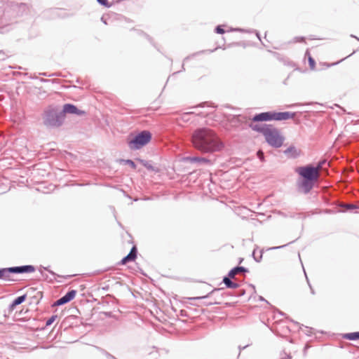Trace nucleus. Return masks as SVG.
<instances>
[{
  "label": "nucleus",
  "instance_id": "nucleus-18",
  "mask_svg": "<svg viewBox=\"0 0 359 359\" xmlns=\"http://www.w3.org/2000/svg\"><path fill=\"white\" fill-rule=\"evenodd\" d=\"M342 337L350 341L359 340V332L345 333L342 335Z\"/></svg>",
  "mask_w": 359,
  "mask_h": 359
},
{
  "label": "nucleus",
  "instance_id": "nucleus-54",
  "mask_svg": "<svg viewBox=\"0 0 359 359\" xmlns=\"http://www.w3.org/2000/svg\"><path fill=\"white\" fill-rule=\"evenodd\" d=\"M292 357L290 355H287V358H281V359H291Z\"/></svg>",
  "mask_w": 359,
  "mask_h": 359
},
{
  "label": "nucleus",
  "instance_id": "nucleus-9",
  "mask_svg": "<svg viewBox=\"0 0 359 359\" xmlns=\"http://www.w3.org/2000/svg\"><path fill=\"white\" fill-rule=\"evenodd\" d=\"M137 256V249L135 246H133L130 252L122 258L120 261L119 264L121 265H125L129 262H133L135 260Z\"/></svg>",
  "mask_w": 359,
  "mask_h": 359
},
{
  "label": "nucleus",
  "instance_id": "nucleus-16",
  "mask_svg": "<svg viewBox=\"0 0 359 359\" xmlns=\"http://www.w3.org/2000/svg\"><path fill=\"white\" fill-rule=\"evenodd\" d=\"M239 272L248 273L249 269L245 266H237L232 268L228 273L229 276L235 277V276Z\"/></svg>",
  "mask_w": 359,
  "mask_h": 359
},
{
  "label": "nucleus",
  "instance_id": "nucleus-8",
  "mask_svg": "<svg viewBox=\"0 0 359 359\" xmlns=\"http://www.w3.org/2000/svg\"><path fill=\"white\" fill-rule=\"evenodd\" d=\"M26 298H27V294H22L21 296H18L16 298H15L13 299V301L9 304V306L7 309V311L5 310L4 311V318H7V316H8L7 312L8 313H11V312H13L17 306L21 304L26 300Z\"/></svg>",
  "mask_w": 359,
  "mask_h": 359
},
{
  "label": "nucleus",
  "instance_id": "nucleus-37",
  "mask_svg": "<svg viewBox=\"0 0 359 359\" xmlns=\"http://www.w3.org/2000/svg\"><path fill=\"white\" fill-rule=\"evenodd\" d=\"M305 328H306V330L304 331L305 334H306L308 336H311L313 334V329L312 327H305Z\"/></svg>",
  "mask_w": 359,
  "mask_h": 359
},
{
  "label": "nucleus",
  "instance_id": "nucleus-56",
  "mask_svg": "<svg viewBox=\"0 0 359 359\" xmlns=\"http://www.w3.org/2000/svg\"><path fill=\"white\" fill-rule=\"evenodd\" d=\"M351 38H354V39H355V38H356V36H355L354 34H351Z\"/></svg>",
  "mask_w": 359,
  "mask_h": 359
},
{
  "label": "nucleus",
  "instance_id": "nucleus-43",
  "mask_svg": "<svg viewBox=\"0 0 359 359\" xmlns=\"http://www.w3.org/2000/svg\"><path fill=\"white\" fill-rule=\"evenodd\" d=\"M5 53L3 50H0V60H3L5 59Z\"/></svg>",
  "mask_w": 359,
  "mask_h": 359
},
{
  "label": "nucleus",
  "instance_id": "nucleus-42",
  "mask_svg": "<svg viewBox=\"0 0 359 359\" xmlns=\"http://www.w3.org/2000/svg\"><path fill=\"white\" fill-rule=\"evenodd\" d=\"M294 241H292V242H290V243H288V245H289V244H290V243H294ZM287 244H286V245H281V246H277V247L271 248V249H272V250L280 249V248H284V247H285V246H287Z\"/></svg>",
  "mask_w": 359,
  "mask_h": 359
},
{
  "label": "nucleus",
  "instance_id": "nucleus-28",
  "mask_svg": "<svg viewBox=\"0 0 359 359\" xmlns=\"http://www.w3.org/2000/svg\"><path fill=\"white\" fill-rule=\"evenodd\" d=\"M57 318V315H53L51 316L46 322V327H48L50 325H51L54 322L55 320H56V318Z\"/></svg>",
  "mask_w": 359,
  "mask_h": 359
},
{
  "label": "nucleus",
  "instance_id": "nucleus-1",
  "mask_svg": "<svg viewBox=\"0 0 359 359\" xmlns=\"http://www.w3.org/2000/svg\"><path fill=\"white\" fill-rule=\"evenodd\" d=\"M191 138L195 147L205 152L218 151L224 146L217 135L207 128L197 129L193 133Z\"/></svg>",
  "mask_w": 359,
  "mask_h": 359
},
{
  "label": "nucleus",
  "instance_id": "nucleus-60",
  "mask_svg": "<svg viewBox=\"0 0 359 359\" xmlns=\"http://www.w3.org/2000/svg\"><path fill=\"white\" fill-rule=\"evenodd\" d=\"M182 71L184 70V64L182 65Z\"/></svg>",
  "mask_w": 359,
  "mask_h": 359
},
{
  "label": "nucleus",
  "instance_id": "nucleus-64",
  "mask_svg": "<svg viewBox=\"0 0 359 359\" xmlns=\"http://www.w3.org/2000/svg\"><path fill=\"white\" fill-rule=\"evenodd\" d=\"M69 277H70V276H67L65 277V278H69Z\"/></svg>",
  "mask_w": 359,
  "mask_h": 359
},
{
  "label": "nucleus",
  "instance_id": "nucleus-24",
  "mask_svg": "<svg viewBox=\"0 0 359 359\" xmlns=\"http://www.w3.org/2000/svg\"><path fill=\"white\" fill-rule=\"evenodd\" d=\"M222 288H215L214 290H212L210 292H209L208 294L206 295H204V296H201V297H191V298H189L190 299H193V300H198V299H205V298H208L212 293H214L215 291H219Z\"/></svg>",
  "mask_w": 359,
  "mask_h": 359
},
{
  "label": "nucleus",
  "instance_id": "nucleus-13",
  "mask_svg": "<svg viewBox=\"0 0 359 359\" xmlns=\"http://www.w3.org/2000/svg\"><path fill=\"white\" fill-rule=\"evenodd\" d=\"M269 111L255 114L252 118V122L271 121Z\"/></svg>",
  "mask_w": 359,
  "mask_h": 359
},
{
  "label": "nucleus",
  "instance_id": "nucleus-15",
  "mask_svg": "<svg viewBox=\"0 0 359 359\" xmlns=\"http://www.w3.org/2000/svg\"><path fill=\"white\" fill-rule=\"evenodd\" d=\"M233 278V277H230L227 274L226 276L223 277L222 283L225 285L227 288L230 289H236L239 287V284L235 282H233L231 279Z\"/></svg>",
  "mask_w": 359,
  "mask_h": 359
},
{
  "label": "nucleus",
  "instance_id": "nucleus-26",
  "mask_svg": "<svg viewBox=\"0 0 359 359\" xmlns=\"http://www.w3.org/2000/svg\"><path fill=\"white\" fill-rule=\"evenodd\" d=\"M341 207L345 208L346 210H353L359 208V206L353 203H345L341 205Z\"/></svg>",
  "mask_w": 359,
  "mask_h": 359
},
{
  "label": "nucleus",
  "instance_id": "nucleus-34",
  "mask_svg": "<svg viewBox=\"0 0 359 359\" xmlns=\"http://www.w3.org/2000/svg\"><path fill=\"white\" fill-rule=\"evenodd\" d=\"M270 121H276L277 111H269Z\"/></svg>",
  "mask_w": 359,
  "mask_h": 359
},
{
  "label": "nucleus",
  "instance_id": "nucleus-27",
  "mask_svg": "<svg viewBox=\"0 0 359 359\" xmlns=\"http://www.w3.org/2000/svg\"><path fill=\"white\" fill-rule=\"evenodd\" d=\"M6 269L8 276H10L11 273L19 274L18 266L6 267Z\"/></svg>",
  "mask_w": 359,
  "mask_h": 359
},
{
  "label": "nucleus",
  "instance_id": "nucleus-29",
  "mask_svg": "<svg viewBox=\"0 0 359 359\" xmlns=\"http://www.w3.org/2000/svg\"><path fill=\"white\" fill-rule=\"evenodd\" d=\"M205 106L212 107L213 108L216 107V106L212 103L209 104V102H203L200 103L198 105L193 107V108L204 107Z\"/></svg>",
  "mask_w": 359,
  "mask_h": 359
},
{
  "label": "nucleus",
  "instance_id": "nucleus-63",
  "mask_svg": "<svg viewBox=\"0 0 359 359\" xmlns=\"http://www.w3.org/2000/svg\"><path fill=\"white\" fill-rule=\"evenodd\" d=\"M355 39L359 41V38L358 36H356Z\"/></svg>",
  "mask_w": 359,
  "mask_h": 359
},
{
  "label": "nucleus",
  "instance_id": "nucleus-22",
  "mask_svg": "<svg viewBox=\"0 0 359 359\" xmlns=\"http://www.w3.org/2000/svg\"><path fill=\"white\" fill-rule=\"evenodd\" d=\"M0 279L8 281L12 280L10 276L8 275L6 268H0Z\"/></svg>",
  "mask_w": 359,
  "mask_h": 359
},
{
  "label": "nucleus",
  "instance_id": "nucleus-35",
  "mask_svg": "<svg viewBox=\"0 0 359 359\" xmlns=\"http://www.w3.org/2000/svg\"><path fill=\"white\" fill-rule=\"evenodd\" d=\"M262 254H263V250H261L260 251V255L257 257L255 256V250L253 251L252 252V256H253V258L255 259V262H260L262 258Z\"/></svg>",
  "mask_w": 359,
  "mask_h": 359
},
{
  "label": "nucleus",
  "instance_id": "nucleus-44",
  "mask_svg": "<svg viewBox=\"0 0 359 359\" xmlns=\"http://www.w3.org/2000/svg\"><path fill=\"white\" fill-rule=\"evenodd\" d=\"M104 315L106 316V317H108V318H111L112 317V313L110 312V311H108V312H104L103 313Z\"/></svg>",
  "mask_w": 359,
  "mask_h": 359
},
{
  "label": "nucleus",
  "instance_id": "nucleus-61",
  "mask_svg": "<svg viewBox=\"0 0 359 359\" xmlns=\"http://www.w3.org/2000/svg\"><path fill=\"white\" fill-rule=\"evenodd\" d=\"M41 74H42V75H43V76H48V75L46 74V73H42Z\"/></svg>",
  "mask_w": 359,
  "mask_h": 359
},
{
  "label": "nucleus",
  "instance_id": "nucleus-33",
  "mask_svg": "<svg viewBox=\"0 0 359 359\" xmlns=\"http://www.w3.org/2000/svg\"><path fill=\"white\" fill-rule=\"evenodd\" d=\"M248 33H255L256 36L257 37V39L261 41V43L264 46V44L263 43V42L262 41V39H261V35L259 34V32L256 30V29H249L248 31Z\"/></svg>",
  "mask_w": 359,
  "mask_h": 359
},
{
  "label": "nucleus",
  "instance_id": "nucleus-3",
  "mask_svg": "<svg viewBox=\"0 0 359 359\" xmlns=\"http://www.w3.org/2000/svg\"><path fill=\"white\" fill-rule=\"evenodd\" d=\"M322 165L323 163H319L317 166L308 164L296 169V172L301 177L297 182L299 191L307 194L311 191L318 178L319 169Z\"/></svg>",
  "mask_w": 359,
  "mask_h": 359
},
{
  "label": "nucleus",
  "instance_id": "nucleus-25",
  "mask_svg": "<svg viewBox=\"0 0 359 359\" xmlns=\"http://www.w3.org/2000/svg\"><path fill=\"white\" fill-rule=\"evenodd\" d=\"M67 303H69V302L67 300V299L63 295L62 297L59 298L57 301H55L54 302L53 305L59 306H62V305L66 304Z\"/></svg>",
  "mask_w": 359,
  "mask_h": 359
},
{
  "label": "nucleus",
  "instance_id": "nucleus-48",
  "mask_svg": "<svg viewBox=\"0 0 359 359\" xmlns=\"http://www.w3.org/2000/svg\"><path fill=\"white\" fill-rule=\"evenodd\" d=\"M259 301H262V302H266V303H269L262 296H259Z\"/></svg>",
  "mask_w": 359,
  "mask_h": 359
},
{
  "label": "nucleus",
  "instance_id": "nucleus-4",
  "mask_svg": "<svg viewBox=\"0 0 359 359\" xmlns=\"http://www.w3.org/2000/svg\"><path fill=\"white\" fill-rule=\"evenodd\" d=\"M43 124L49 129L62 126L65 118L57 106H48L42 114Z\"/></svg>",
  "mask_w": 359,
  "mask_h": 359
},
{
  "label": "nucleus",
  "instance_id": "nucleus-57",
  "mask_svg": "<svg viewBox=\"0 0 359 359\" xmlns=\"http://www.w3.org/2000/svg\"><path fill=\"white\" fill-rule=\"evenodd\" d=\"M108 287H109L108 286H107V287H102V290H108Z\"/></svg>",
  "mask_w": 359,
  "mask_h": 359
},
{
  "label": "nucleus",
  "instance_id": "nucleus-17",
  "mask_svg": "<svg viewBox=\"0 0 359 359\" xmlns=\"http://www.w3.org/2000/svg\"><path fill=\"white\" fill-rule=\"evenodd\" d=\"M35 271H36V268L33 265H22V266H18V273H19V274L33 273Z\"/></svg>",
  "mask_w": 359,
  "mask_h": 359
},
{
  "label": "nucleus",
  "instance_id": "nucleus-39",
  "mask_svg": "<svg viewBox=\"0 0 359 359\" xmlns=\"http://www.w3.org/2000/svg\"><path fill=\"white\" fill-rule=\"evenodd\" d=\"M294 42H300L303 43L305 42V38L304 36H296L294 38Z\"/></svg>",
  "mask_w": 359,
  "mask_h": 359
},
{
  "label": "nucleus",
  "instance_id": "nucleus-47",
  "mask_svg": "<svg viewBox=\"0 0 359 359\" xmlns=\"http://www.w3.org/2000/svg\"><path fill=\"white\" fill-rule=\"evenodd\" d=\"M101 21H102L104 24H105V25H108L107 20V18H106L104 16H102V17L101 18Z\"/></svg>",
  "mask_w": 359,
  "mask_h": 359
},
{
  "label": "nucleus",
  "instance_id": "nucleus-40",
  "mask_svg": "<svg viewBox=\"0 0 359 359\" xmlns=\"http://www.w3.org/2000/svg\"><path fill=\"white\" fill-rule=\"evenodd\" d=\"M138 33L140 34H142V35H144L145 36V38L150 42V43H153V40L151 39V37H150L148 34L144 33L142 31H138Z\"/></svg>",
  "mask_w": 359,
  "mask_h": 359
},
{
  "label": "nucleus",
  "instance_id": "nucleus-7",
  "mask_svg": "<svg viewBox=\"0 0 359 359\" xmlns=\"http://www.w3.org/2000/svg\"><path fill=\"white\" fill-rule=\"evenodd\" d=\"M64 118H65L66 114H74L78 116H81L86 114V111L79 109L76 105L72 103L65 104L61 110Z\"/></svg>",
  "mask_w": 359,
  "mask_h": 359
},
{
  "label": "nucleus",
  "instance_id": "nucleus-58",
  "mask_svg": "<svg viewBox=\"0 0 359 359\" xmlns=\"http://www.w3.org/2000/svg\"><path fill=\"white\" fill-rule=\"evenodd\" d=\"M279 313H280L281 316H284V315H285V313H284L283 312H282V311H279Z\"/></svg>",
  "mask_w": 359,
  "mask_h": 359
},
{
  "label": "nucleus",
  "instance_id": "nucleus-49",
  "mask_svg": "<svg viewBox=\"0 0 359 359\" xmlns=\"http://www.w3.org/2000/svg\"><path fill=\"white\" fill-rule=\"evenodd\" d=\"M339 62H335V63H332V64H331V65L328 64V65H327V67H331V66H332V65H337V64H339Z\"/></svg>",
  "mask_w": 359,
  "mask_h": 359
},
{
  "label": "nucleus",
  "instance_id": "nucleus-38",
  "mask_svg": "<svg viewBox=\"0 0 359 359\" xmlns=\"http://www.w3.org/2000/svg\"><path fill=\"white\" fill-rule=\"evenodd\" d=\"M249 29H243V28H234V29H231V31H233V32H241V33H248V31Z\"/></svg>",
  "mask_w": 359,
  "mask_h": 359
},
{
  "label": "nucleus",
  "instance_id": "nucleus-53",
  "mask_svg": "<svg viewBox=\"0 0 359 359\" xmlns=\"http://www.w3.org/2000/svg\"><path fill=\"white\" fill-rule=\"evenodd\" d=\"M241 115H236L234 116L235 118H237L238 120V118L241 117Z\"/></svg>",
  "mask_w": 359,
  "mask_h": 359
},
{
  "label": "nucleus",
  "instance_id": "nucleus-59",
  "mask_svg": "<svg viewBox=\"0 0 359 359\" xmlns=\"http://www.w3.org/2000/svg\"><path fill=\"white\" fill-rule=\"evenodd\" d=\"M38 294H40L41 297L42 296V292H39Z\"/></svg>",
  "mask_w": 359,
  "mask_h": 359
},
{
  "label": "nucleus",
  "instance_id": "nucleus-50",
  "mask_svg": "<svg viewBox=\"0 0 359 359\" xmlns=\"http://www.w3.org/2000/svg\"><path fill=\"white\" fill-rule=\"evenodd\" d=\"M40 81H41V82H48V81H49V80H48V79H40Z\"/></svg>",
  "mask_w": 359,
  "mask_h": 359
},
{
  "label": "nucleus",
  "instance_id": "nucleus-2",
  "mask_svg": "<svg viewBox=\"0 0 359 359\" xmlns=\"http://www.w3.org/2000/svg\"><path fill=\"white\" fill-rule=\"evenodd\" d=\"M28 9L25 3L6 2L0 1V33L8 32V28L15 19Z\"/></svg>",
  "mask_w": 359,
  "mask_h": 359
},
{
  "label": "nucleus",
  "instance_id": "nucleus-11",
  "mask_svg": "<svg viewBox=\"0 0 359 359\" xmlns=\"http://www.w3.org/2000/svg\"><path fill=\"white\" fill-rule=\"evenodd\" d=\"M284 154L291 158H297L300 156L301 151L298 150L294 145H290L284 151Z\"/></svg>",
  "mask_w": 359,
  "mask_h": 359
},
{
  "label": "nucleus",
  "instance_id": "nucleus-36",
  "mask_svg": "<svg viewBox=\"0 0 359 359\" xmlns=\"http://www.w3.org/2000/svg\"><path fill=\"white\" fill-rule=\"evenodd\" d=\"M257 156L260 161H264V154L262 151L259 150L257 152Z\"/></svg>",
  "mask_w": 359,
  "mask_h": 359
},
{
  "label": "nucleus",
  "instance_id": "nucleus-55",
  "mask_svg": "<svg viewBox=\"0 0 359 359\" xmlns=\"http://www.w3.org/2000/svg\"><path fill=\"white\" fill-rule=\"evenodd\" d=\"M243 261V258H240L239 259V264H241Z\"/></svg>",
  "mask_w": 359,
  "mask_h": 359
},
{
  "label": "nucleus",
  "instance_id": "nucleus-5",
  "mask_svg": "<svg viewBox=\"0 0 359 359\" xmlns=\"http://www.w3.org/2000/svg\"><path fill=\"white\" fill-rule=\"evenodd\" d=\"M151 133L149 130H144L137 135H130L127 140V144L130 150H139L146 146L151 140Z\"/></svg>",
  "mask_w": 359,
  "mask_h": 359
},
{
  "label": "nucleus",
  "instance_id": "nucleus-12",
  "mask_svg": "<svg viewBox=\"0 0 359 359\" xmlns=\"http://www.w3.org/2000/svg\"><path fill=\"white\" fill-rule=\"evenodd\" d=\"M184 161L186 162H189L191 163H197L199 164L210 163V160H209L208 158L199 156H187L184 158Z\"/></svg>",
  "mask_w": 359,
  "mask_h": 359
},
{
  "label": "nucleus",
  "instance_id": "nucleus-46",
  "mask_svg": "<svg viewBox=\"0 0 359 359\" xmlns=\"http://www.w3.org/2000/svg\"><path fill=\"white\" fill-rule=\"evenodd\" d=\"M215 50H208L207 52H210V53H212ZM204 52H206V50H202L201 52H198V53H196L195 54H194L193 55H198L201 53H204Z\"/></svg>",
  "mask_w": 359,
  "mask_h": 359
},
{
  "label": "nucleus",
  "instance_id": "nucleus-21",
  "mask_svg": "<svg viewBox=\"0 0 359 359\" xmlns=\"http://www.w3.org/2000/svg\"><path fill=\"white\" fill-rule=\"evenodd\" d=\"M305 55L308 56L309 65L311 69L314 70L316 67V61L310 55L309 50H307L305 53Z\"/></svg>",
  "mask_w": 359,
  "mask_h": 359
},
{
  "label": "nucleus",
  "instance_id": "nucleus-19",
  "mask_svg": "<svg viewBox=\"0 0 359 359\" xmlns=\"http://www.w3.org/2000/svg\"><path fill=\"white\" fill-rule=\"evenodd\" d=\"M137 161H140V163L144 167L146 168L148 170H150V171H158L157 169L155 168L154 166H153L151 165V163L148 161H146V160H144V159H140V158H138Z\"/></svg>",
  "mask_w": 359,
  "mask_h": 359
},
{
  "label": "nucleus",
  "instance_id": "nucleus-45",
  "mask_svg": "<svg viewBox=\"0 0 359 359\" xmlns=\"http://www.w3.org/2000/svg\"><path fill=\"white\" fill-rule=\"evenodd\" d=\"M248 346V345H246V346H238V349H239V353H238V356L240 355L241 354V351L242 350H244L245 348H247Z\"/></svg>",
  "mask_w": 359,
  "mask_h": 359
},
{
  "label": "nucleus",
  "instance_id": "nucleus-41",
  "mask_svg": "<svg viewBox=\"0 0 359 359\" xmlns=\"http://www.w3.org/2000/svg\"><path fill=\"white\" fill-rule=\"evenodd\" d=\"M306 277H307V276H306ZM306 280H307V283H308L309 286V287H310L311 293L312 294H315V293H316V292H315V290H313V288L312 287L311 285L310 284V283H309V278H306Z\"/></svg>",
  "mask_w": 359,
  "mask_h": 359
},
{
  "label": "nucleus",
  "instance_id": "nucleus-31",
  "mask_svg": "<svg viewBox=\"0 0 359 359\" xmlns=\"http://www.w3.org/2000/svg\"><path fill=\"white\" fill-rule=\"evenodd\" d=\"M215 32L219 34H223L225 33V30L222 27V25H217L215 28Z\"/></svg>",
  "mask_w": 359,
  "mask_h": 359
},
{
  "label": "nucleus",
  "instance_id": "nucleus-52",
  "mask_svg": "<svg viewBox=\"0 0 359 359\" xmlns=\"http://www.w3.org/2000/svg\"><path fill=\"white\" fill-rule=\"evenodd\" d=\"M250 286L251 287V288H253L254 290H255V286L254 285L250 284Z\"/></svg>",
  "mask_w": 359,
  "mask_h": 359
},
{
  "label": "nucleus",
  "instance_id": "nucleus-10",
  "mask_svg": "<svg viewBox=\"0 0 359 359\" xmlns=\"http://www.w3.org/2000/svg\"><path fill=\"white\" fill-rule=\"evenodd\" d=\"M271 125L269 124H259V123H250L249 127L254 131L262 133L264 136L267 132Z\"/></svg>",
  "mask_w": 359,
  "mask_h": 359
},
{
  "label": "nucleus",
  "instance_id": "nucleus-32",
  "mask_svg": "<svg viewBox=\"0 0 359 359\" xmlns=\"http://www.w3.org/2000/svg\"><path fill=\"white\" fill-rule=\"evenodd\" d=\"M97 3H99L101 6H103L106 8L111 7V4L109 3L108 0H96Z\"/></svg>",
  "mask_w": 359,
  "mask_h": 359
},
{
  "label": "nucleus",
  "instance_id": "nucleus-14",
  "mask_svg": "<svg viewBox=\"0 0 359 359\" xmlns=\"http://www.w3.org/2000/svg\"><path fill=\"white\" fill-rule=\"evenodd\" d=\"M296 115L295 112L291 111H277L276 121H285L293 118Z\"/></svg>",
  "mask_w": 359,
  "mask_h": 359
},
{
  "label": "nucleus",
  "instance_id": "nucleus-30",
  "mask_svg": "<svg viewBox=\"0 0 359 359\" xmlns=\"http://www.w3.org/2000/svg\"><path fill=\"white\" fill-rule=\"evenodd\" d=\"M122 161L124 162L125 164L130 166L133 169H135L137 167L135 163L131 159L122 160Z\"/></svg>",
  "mask_w": 359,
  "mask_h": 359
},
{
  "label": "nucleus",
  "instance_id": "nucleus-51",
  "mask_svg": "<svg viewBox=\"0 0 359 359\" xmlns=\"http://www.w3.org/2000/svg\"><path fill=\"white\" fill-rule=\"evenodd\" d=\"M244 294H245V290L241 291V292L238 294V296H243Z\"/></svg>",
  "mask_w": 359,
  "mask_h": 359
},
{
  "label": "nucleus",
  "instance_id": "nucleus-20",
  "mask_svg": "<svg viewBox=\"0 0 359 359\" xmlns=\"http://www.w3.org/2000/svg\"><path fill=\"white\" fill-rule=\"evenodd\" d=\"M41 269H43L45 271H48L49 273H50L53 276L62 277L61 276L55 273L53 271L50 270L49 266H43L41 265L39 267V271L45 278H47L48 276H47V275L43 274V273L41 271Z\"/></svg>",
  "mask_w": 359,
  "mask_h": 359
},
{
  "label": "nucleus",
  "instance_id": "nucleus-6",
  "mask_svg": "<svg viewBox=\"0 0 359 359\" xmlns=\"http://www.w3.org/2000/svg\"><path fill=\"white\" fill-rule=\"evenodd\" d=\"M266 142L274 148L280 147L285 140V137L280 135L279 130L271 125L264 135Z\"/></svg>",
  "mask_w": 359,
  "mask_h": 359
},
{
  "label": "nucleus",
  "instance_id": "nucleus-62",
  "mask_svg": "<svg viewBox=\"0 0 359 359\" xmlns=\"http://www.w3.org/2000/svg\"><path fill=\"white\" fill-rule=\"evenodd\" d=\"M189 58V56H188V57H185V59H184V60H188Z\"/></svg>",
  "mask_w": 359,
  "mask_h": 359
},
{
  "label": "nucleus",
  "instance_id": "nucleus-23",
  "mask_svg": "<svg viewBox=\"0 0 359 359\" xmlns=\"http://www.w3.org/2000/svg\"><path fill=\"white\" fill-rule=\"evenodd\" d=\"M76 290H69L64 296L67 299V300L69 302L72 299H74L76 294Z\"/></svg>",
  "mask_w": 359,
  "mask_h": 359
}]
</instances>
